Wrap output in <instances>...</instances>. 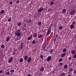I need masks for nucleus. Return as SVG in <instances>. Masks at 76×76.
<instances>
[{
	"instance_id": "f257e3e1",
	"label": "nucleus",
	"mask_w": 76,
	"mask_h": 76,
	"mask_svg": "<svg viewBox=\"0 0 76 76\" xmlns=\"http://www.w3.org/2000/svg\"><path fill=\"white\" fill-rule=\"evenodd\" d=\"M20 29L16 30L15 33V35L17 36V37L20 36L21 33H20Z\"/></svg>"
},
{
	"instance_id": "f03ea898",
	"label": "nucleus",
	"mask_w": 76,
	"mask_h": 76,
	"mask_svg": "<svg viewBox=\"0 0 76 76\" xmlns=\"http://www.w3.org/2000/svg\"><path fill=\"white\" fill-rule=\"evenodd\" d=\"M44 10V8L43 7H40L37 11L38 12H42Z\"/></svg>"
},
{
	"instance_id": "7ed1b4c3",
	"label": "nucleus",
	"mask_w": 76,
	"mask_h": 76,
	"mask_svg": "<svg viewBox=\"0 0 76 76\" xmlns=\"http://www.w3.org/2000/svg\"><path fill=\"white\" fill-rule=\"evenodd\" d=\"M51 29L50 28H48V29L47 33L46 36H47L50 34L51 32Z\"/></svg>"
},
{
	"instance_id": "20e7f679",
	"label": "nucleus",
	"mask_w": 76,
	"mask_h": 76,
	"mask_svg": "<svg viewBox=\"0 0 76 76\" xmlns=\"http://www.w3.org/2000/svg\"><path fill=\"white\" fill-rule=\"evenodd\" d=\"M75 10H73L71 11L70 12V14L71 15H73L75 14Z\"/></svg>"
},
{
	"instance_id": "39448f33",
	"label": "nucleus",
	"mask_w": 76,
	"mask_h": 76,
	"mask_svg": "<svg viewBox=\"0 0 76 76\" xmlns=\"http://www.w3.org/2000/svg\"><path fill=\"white\" fill-rule=\"evenodd\" d=\"M52 57L51 56H49L46 59V61L48 62H49L50 60L51 59Z\"/></svg>"
},
{
	"instance_id": "423d86ee",
	"label": "nucleus",
	"mask_w": 76,
	"mask_h": 76,
	"mask_svg": "<svg viewBox=\"0 0 76 76\" xmlns=\"http://www.w3.org/2000/svg\"><path fill=\"white\" fill-rule=\"evenodd\" d=\"M28 57L27 55L25 56L24 57V60L25 61H26L28 59Z\"/></svg>"
},
{
	"instance_id": "0eeeda50",
	"label": "nucleus",
	"mask_w": 76,
	"mask_h": 76,
	"mask_svg": "<svg viewBox=\"0 0 76 76\" xmlns=\"http://www.w3.org/2000/svg\"><path fill=\"white\" fill-rule=\"evenodd\" d=\"M13 60V57H10V58L9 59V60L8 61V63H10V62H12V61Z\"/></svg>"
},
{
	"instance_id": "6e6552de",
	"label": "nucleus",
	"mask_w": 76,
	"mask_h": 76,
	"mask_svg": "<svg viewBox=\"0 0 76 76\" xmlns=\"http://www.w3.org/2000/svg\"><path fill=\"white\" fill-rule=\"evenodd\" d=\"M28 62H30L31 61V56H30L27 60Z\"/></svg>"
},
{
	"instance_id": "1a4fd4ad",
	"label": "nucleus",
	"mask_w": 76,
	"mask_h": 76,
	"mask_svg": "<svg viewBox=\"0 0 76 76\" xmlns=\"http://www.w3.org/2000/svg\"><path fill=\"white\" fill-rule=\"evenodd\" d=\"M66 53H63L61 55V57H63L64 56L66 55Z\"/></svg>"
},
{
	"instance_id": "9d476101",
	"label": "nucleus",
	"mask_w": 76,
	"mask_h": 76,
	"mask_svg": "<svg viewBox=\"0 0 76 76\" xmlns=\"http://www.w3.org/2000/svg\"><path fill=\"white\" fill-rule=\"evenodd\" d=\"M66 73L64 72H62L61 74V76H65Z\"/></svg>"
},
{
	"instance_id": "9b49d317",
	"label": "nucleus",
	"mask_w": 76,
	"mask_h": 76,
	"mask_svg": "<svg viewBox=\"0 0 76 76\" xmlns=\"http://www.w3.org/2000/svg\"><path fill=\"white\" fill-rule=\"evenodd\" d=\"M37 36V33H34V34H33V37L34 38H35Z\"/></svg>"
},
{
	"instance_id": "f8f14e48",
	"label": "nucleus",
	"mask_w": 76,
	"mask_h": 76,
	"mask_svg": "<svg viewBox=\"0 0 76 76\" xmlns=\"http://www.w3.org/2000/svg\"><path fill=\"white\" fill-rule=\"evenodd\" d=\"M20 39H21V37H18L16 38V40L17 41L19 40Z\"/></svg>"
},
{
	"instance_id": "ddd939ff",
	"label": "nucleus",
	"mask_w": 76,
	"mask_h": 76,
	"mask_svg": "<svg viewBox=\"0 0 76 76\" xmlns=\"http://www.w3.org/2000/svg\"><path fill=\"white\" fill-rule=\"evenodd\" d=\"M10 39V37H9V36H8L7 38L6 39V41L7 42H8Z\"/></svg>"
},
{
	"instance_id": "4468645a",
	"label": "nucleus",
	"mask_w": 76,
	"mask_h": 76,
	"mask_svg": "<svg viewBox=\"0 0 76 76\" xmlns=\"http://www.w3.org/2000/svg\"><path fill=\"white\" fill-rule=\"evenodd\" d=\"M74 27V25L72 24L70 26V28L71 29H72Z\"/></svg>"
},
{
	"instance_id": "2eb2a0df",
	"label": "nucleus",
	"mask_w": 76,
	"mask_h": 76,
	"mask_svg": "<svg viewBox=\"0 0 76 76\" xmlns=\"http://www.w3.org/2000/svg\"><path fill=\"white\" fill-rule=\"evenodd\" d=\"M23 44H21V45L20 46V48L21 49H22V48L23 47Z\"/></svg>"
},
{
	"instance_id": "dca6fc26",
	"label": "nucleus",
	"mask_w": 76,
	"mask_h": 76,
	"mask_svg": "<svg viewBox=\"0 0 76 76\" xmlns=\"http://www.w3.org/2000/svg\"><path fill=\"white\" fill-rule=\"evenodd\" d=\"M54 3L53 1H52L50 2V6H52L53 5V4Z\"/></svg>"
},
{
	"instance_id": "f3484780",
	"label": "nucleus",
	"mask_w": 76,
	"mask_h": 76,
	"mask_svg": "<svg viewBox=\"0 0 76 76\" xmlns=\"http://www.w3.org/2000/svg\"><path fill=\"white\" fill-rule=\"evenodd\" d=\"M1 48L2 49H4L5 48V46L3 45H1Z\"/></svg>"
},
{
	"instance_id": "a211bd4d",
	"label": "nucleus",
	"mask_w": 76,
	"mask_h": 76,
	"mask_svg": "<svg viewBox=\"0 0 76 76\" xmlns=\"http://www.w3.org/2000/svg\"><path fill=\"white\" fill-rule=\"evenodd\" d=\"M32 38H31V37H28V40H30L31 39H32Z\"/></svg>"
},
{
	"instance_id": "6ab92c4d",
	"label": "nucleus",
	"mask_w": 76,
	"mask_h": 76,
	"mask_svg": "<svg viewBox=\"0 0 76 76\" xmlns=\"http://www.w3.org/2000/svg\"><path fill=\"white\" fill-rule=\"evenodd\" d=\"M63 65V63L62 62L60 63L59 64V66H62Z\"/></svg>"
},
{
	"instance_id": "aec40b11",
	"label": "nucleus",
	"mask_w": 76,
	"mask_h": 76,
	"mask_svg": "<svg viewBox=\"0 0 76 76\" xmlns=\"http://www.w3.org/2000/svg\"><path fill=\"white\" fill-rule=\"evenodd\" d=\"M72 72V68H70L69 70V72H68L69 74H70Z\"/></svg>"
},
{
	"instance_id": "412c9836",
	"label": "nucleus",
	"mask_w": 76,
	"mask_h": 76,
	"mask_svg": "<svg viewBox=\"0 0 76 76\" xmlns=\"http://www.w3.org/2000/svg\"><path fill=\"white\" fill-rule=\"evenodd\" d=\"M15 54H16L15 51L14 50L12 53V55L13 56H14Z\"/></svg>"
},
{
	"instance_id": "4be33fe9",
	"label": "nucleus",
	"mask_w": 76,
	"mask_h": 76,
	"mask_svg": "<svg viewBox=\"0 0 76 76\" xmlns=\"http://www.w3.org/2000/svg\"><path fill=\"white\" fill-rule=\"evenodd\" d=\"M41 24H42V21H41V22H39L38 23V24L39 26L41 25Z\"/></svg>"
},
{
	"instance_id": "5701e85b",
	"label": "nucleus",
	"mask_w": 76,
	"mask_h": 76,
	"mask_svg": "<svg viewBox=\"0 0 76 76\" xmlns=\"http://www.w3.org/2000/svg\"><path fill=\"white\" fill-rule=\"evenodd\" d=\"M4 13V10H2L1 11V14H3Z\"/></svg>"
},
{
	"instance_id": "b1692460",
	"label": "nucleus",
	"mask_w": 76,
	"mask_h": 76,
	"mask_svg": "<svg viewBox=\"0 0 76 76\" xmlns=\"http://www.w3.org/2000/svg\"><path fill=\"white\" fill-rule=\"evenodd\" d=\"M66 11V10H65V9H64L62 10V12L63 13H65Z\"/></svg>"
},
{
	"instance_id": "393cba45",
	"label": "nucleus",
	"mask_w": 76,
	"mask_h": 76,
	"mask_svg": "<svg viewBox=\"0 0 76 76\" xmlns=\"http://www.w3.org/2000/svg\"><path fill=\"white\" fill-rule=\"evenodd\" d=\"M42 37V35L41 34H39L38 36V37L39 39L41 38Z\"/></svg>"
},
{
	"instance_id": "a878e982",
	"label": "nucleus",
	"mask_w": 76,
	"mask_h": 76,
	"mask_svg": "<svg viewBox=\"0 0 76 76\" xmlns=\"http://www.w3.org/2000/svg\"><path fill=\"white\" fill-rule=\"evenodd\" d=\"M66 49L65 48H64L63 50V53H65L66 52Z\"/></svg>"
},
{
	"instance_id": "bb28decb",
	"label": "nucleus",
	"mask_w": 76,
	"mask_h": 76,
	"mask_svg": "<svg viewBox=\"0 0 76 76\" xmlns=\"http://www.w3.org/2000/svg\"><path fill=\"white\" fill-rule=\"evenodd\" d=\"M36 43V41L34 40H33V41L32 42V43L33 44H35Z\"/></svg>"
},
{
	"instance_id": "cd10ccee",
	"label": "nucleus",
	"mask_w": 76,
	"mask_h": 76,
	"mask_svg": "<svg viewBox=\"0 0 76 76\" xmlns=\"http://www.w3.org/2000/svg\"><path fill=\"white\" fill-rule=\"evenodd\" d=\"M63 61V59L62 58H60L59 59L58 61L59 62H61Z\"/></svg>"
},
{
	"instance_id": "c85d7f7f",
	"label": "nucleus",
	"mask_w": 76,
	"mask_h": 76,
	"mask_svg": "<svg viewBox=\"0 0 76 76\" xmlns=\"http://www.w3.org/2000/svg\"><path fill=\"white\" fill-rule=\"evenodd\" d=\"M67 64H65L64 66V68L65 69H67Z\"/></svg>"
},
{
	"instance_id": "c756f323",
	"label": "nucleus",
	"mask_w": 76,
	"mask_h": 76,
	"mask_svg": "<svg viewBox=\"0 0 76 76\" xmlns=\"http://www.w3.org/2000/svg\"><path fill=\"white\" fill-rule=\"evenodd\" d=\"M75 52L74 50H73L72 51V54H74L75 53Z\"/></svg>"
},
{
	"instance_id": "7c9ffc66",
	"label": "nucleus",
	"mask_w": 76,
	"mask_h": 76,
	"mask_svg": "<svg viewBox=\"0 0 76 76\" xmlns=\"http://www.w3.org/2000/svg\"><path fill=\"white\" fill-rule=\"evenodd\" d=\"M23 61V58H21L20 60V62H22Z\"/></svg>"
},
{
	"instance_id": "2f4dec72",
	"label": "nucleus",
	"mask_w": 76,
	"mask_h": 76,
	"mask_svg": "<svg viewBox=\"0 0 76 76\" xmlns=\"http://www.w3.org/2000/svg\"><path fill=\"white\" fill-rule=\"evenodd\" d=\"M44 69V67H42L41 69H40V71L42 72L43 71Z\"/></svg>"
},
{
	"instance_id": "473e14b6",
	"label": "nucleus",
	"mask_w": 76,
	"mask_h": 76,
	"mask_svg": "<svg viewBox=\"0 0 76 76\" xmlns=\"http://www.w3.org/2000/svg\"><path fill=\"white\" fill-rule=\"evenodd\" d=\"M10 74V73L9 72H6V75H9Z\"/></svg>"
},
{
	"instance_id": "72a5a7b5",
	"label": "nucleus",
	"mask_w": 76,
	"mask_h": 76,
	"mask_svg": "<svg viewBox=\"0 0 76 76\" xmlns=\"http://www.w3.org/2000/svg\"><path fill=\"white\" fill-rule=\"evenodd\" d=\"M21 25V23H18V26H20Z\"/></svg>"
},
{
	"instance_id": "f704fd0d",
	"label": "nucleus",
	"mask_w": 76,
	"mask_h": 76,
	"mask_svg": "<svg viewBox=\"0 0 76 76\" xmlns=\"http://www.w3.org/2000/svg\"><path fill=\"white\" fill-rule=\"evenodd\" d=\"M62 26H60L59 28V29H60V30H61L62 29Z\"/></svg>"
},
{
	"instance_id": "c9c22d12",
	"label": "nucleus",
	"mask_w": 76,
	"mask_h": 76,
	"mask_svg": "<svg viewBox=\"0 0 76 76\" xmlns=\"http://www.w3.org/2000/svg\"><path fill=\"white\" fill-rule=\"evenodd\" d=\"M74 74H76V69H75V70L74 71Z\"/></svg>"
},
{
	"instance_id": "e433bc0d",
	"label": "nucleus",
	"mask_w": 76,
	"mask_h": 76,
	"mask_svg": "<svg viewBox=\"0 0 76 76\" xmlns=\"http://www.w3.org/2000/svg\"><path fill=\"white\" fill-rule=\"evenodd\" d=\"M73 58H76V53L75 54Z\"/></svg>"
},
{
	"instance_id": "4c0bfd02",
	"label": "nucleus",
	"mask_w": 76,
	"mask_h": 76,
	"mask_svg": "<svg viewBox=\"0 0 76 76\" xmlns=\"http://www.w3.org/2000/svg\"><path fill=\"white\" fill-rule=\"evenodd\" d=\"M14 72V70H13V69L11 70V73L13 72Z\"/></svg>"
},
{
	"instance_id": "58836bf2",
	"label": "nucleus",
	"mask_w": 76,
	"mask_h": 76,
	"mask_svg": "<svg viewBox=\"0 0 76 76\" xmlns=\"http://www.w3.org/2000/svg\"><path fill=\"white\" fill-rule=\"evenodd\" d=\"M11 18H9L8 19V21L9 22H10L11 21Z\"/></svg>"
},
{
	"instance_id": "ea45409f",
	"label": "nucleus",
	"mask_w": 76,
	"mask_h": 76,
	"mask_svg": "<svg viewBox=\"0 0 76 76\" xmlns=\"http://www.w3.org/2000/svg\"><path fill=\"white\" fill-rule=\"evenodd\" d=\"M72 23L73 24V25H75V24L76 23L75 22L73 21Z\"/></svg>"
},
{
	"instance_id": "a19ab883",
	"label": "nucleus",
	"mask_w": 76,
	"mask_h": 76,
	"mask_svg": "<svg viewBox=\"0 0 76 76\" xmlns=\"http://www.w3.org/2000/svg\"><path fill=\"white\" fill-rule=\"evenodd\" d=\"M12 3H13L12 1H11V2L10 1V5H12Z\"/></svg>"
},
{
	"instance_id": "79ce46f5",
	"label": "nucleus",
	"mask_w": 76,
	"mask_h": 76,
	"mask_svg": "<svg viewBox=\"0 0 76 76\" xmlns=\"http://www.w3.org/2000/svg\"><path fill=\"white\" fill-rule=\"evenodd\" d=\"M71 59H72L71 56V57H69L68 60H71Z\"/></svg>"
},
{
	"instance_id": "37998d69",
	"label": "nucleus",
	"mask_w": 76,
	"mask_h": 76,
	"mask_svg": "<svg viewBox=\"0 0 76 76\" xmlns=\"http://www.w3.org/2000/svg\"><path fill=\"white\" fill-rule=\"evenodd\" d=\"M27 76H31V75L30 74H28Z\"/></svg>"
},
{
	"instance_id": "c03bdc74",
	"label": "nucleus",
	"mask_w": 76,
	"mask_h": 76,
	"mask_svg": "<svg viewBox=\"0 0 76 76\" xmlns=\"http://www.w3.org/2000/svg\"><path fill=\"white\" fill-rule=\"evenodd\" d=\"M19 2V1L18 0L16 1V3H17L18 4Z\"/></svg>"
},
{
	"instance_id": "a18cd8bd",
	"label": "nucleus",
	"mask_w": 76,
	"mask_h": 76,
	"mask_svg": "<svg viewBox=\"0 0 76 76\" xmlns=\"http://www.w3.org/2000/svg\"><path fill=\"white\" fill-rule=\"evenodd\" d=\"M3 72V71L2 70L0 71V73H2Z\"/></svg>"
},
{
	"instance_id": "49530a36",
	"label": "nucleus",
	"mask_w": 76,
	"mask_h": 76,
	"mask_svg": "<svg viewBox=\"0 0 76 76\" xmlns=\"http://www.w3.org/2000/svg\"><path fill=\"white\" fill-rule=\"evenodd\" d=\"M40 58H41V59L43 58V55H41V56Z\"/></svg>"
},
{
	"instance_id": "de8ad7c7",
	"label": "nucleus",
	"mask_w": 76,
	"mask_h": 76,
	"mask_svg": "<svg viewBox=\"0 0 76 76\" xmlns=\"http://www.w3.org/2000/svg\"><path fill=\"white\" fill-rule=\"evenodd\" d=\"M31 23V20H29V23Z\"/></svg>"
},
{
	"instance_id": "09e8293b",
	"label": "nucleus",
	"mask_w": 76,
	"mask_h": 76,
	"mask_svg": "<svg viewBox=\"0 0 76 76\" xmlns=\"http://www.w3.org/2000/svg\"><path fill=\"white\" fill-rule=\"evenodd\" d=\"M53 51V49H51L50 50L51 53H52Z\"/></svg>"
},
{
	"instance_id": "8fccbe9b",
	"label": "nucleus",
	"mask_w": 76,
	"mask_h": 76,
	"mask_svg": "<svg viewBox=\"0 0 76 76\" xmlns=\"http://www.w3.org/2000/svg\"><path fill=\"white\" fill-rule=\"evenodd\" d=\"M68 76H72V74H69L68 75Z\"/></svg>"
},
{
	"instance_id": "3c124183",
	"label": "nucleus",
	"mask_w": 76,
	"mask_h": 76,
	"mask_svg": "<svg viewBox=\"0 0 76 76\" xmlns=\"http://www.w3.org/2000/svg\"><path fill=\"white\" fill-rule=\"evenodd\" d=\"M58 37V34H57V35H56V37L55 38H57V37Z\"/></svg>"
},
{
	"instance_id": "603ef678",
	"label": "nucleus",
	"mask_w": 76,
	"mask_h": 76,
	"mask_svg": "<svg viewBox=\"0 0 76 76\" xmlns=\"http://www.w3.org/2000/svg\"><path fill=\"white\" fill-rule=\"evenodd\" d=\"M30 37H31V38H32V35L31 34V36H30Z\"/></svg>"
},
{
	"instance_id": "864d4df0",
	"label": "nucleus",
	"mask_w": 76,
	"mask_h": 76,
	"mask_svg": "<svg viewBox=\"0 0 76 76\" xmlns=\"http://www.w3.org/2000/svg\"><path fill=\"white\" fill-rule=\"evenodd\" d=\"M27 21L28 22V23H29V21L28 20Z\"/></svg>"
},
{
	"instance_id": "5fc2aeb1",
	"label": "nucleus",
	"mask_w": 76,
	"mask_h": 76,
	"mask_svg": "<svg viewBox=\"0 0 76 76\" xmlns=\"http://www.w3.org/2000/svg\"><path fill=\"white\" fill-rule=\"evenodd\" d=\"M73 71V69L72 68V72Z\"/></svg>"
},
{
	"instance_id": "6e6d98bb",
	"label": "nucleus",
	"mask_w": 76,
	"mask_h": 76,
	"mask_svg": "<svg viewBox=\"0 0 76 76\" xmlns=\"http://www.w3.org/2000/svg\"><path fill=\"white\" fill-rule=\"evenodd\" d=\"M1 12H0V15H1Z\"/></svg>"
},
{
	"instance_id": "4d7b16f0",
	"label": "nucleus",
	"mask_w": 76,
	"mask_h": 76,
	"mask_svg": "<svg viewBox=\"0 0 76 76\" xmlns=\"http://www.w3.org/2000/svg\"><path fill=\"white\" fill-rule=\"evenodd\" d=\"M44 45V44H43V45Z\"/></svg>"
}]
</instances>
